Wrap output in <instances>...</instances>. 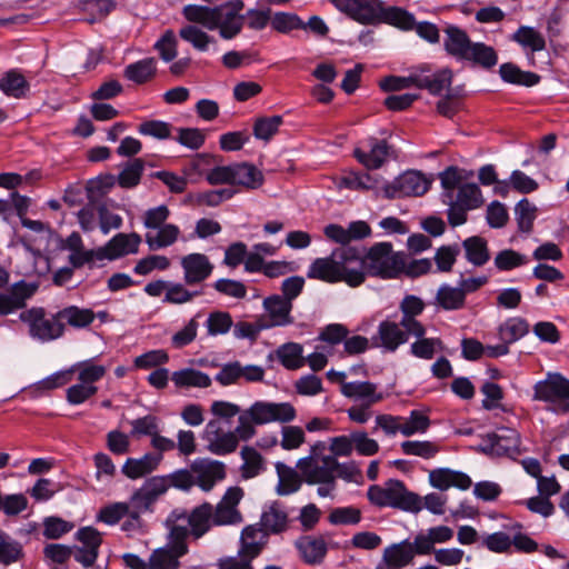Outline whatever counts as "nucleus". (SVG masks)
<instances>
[{
    "label": "nucleus",
    "mask_w": 569,
    "mask_h": 569,
    "mask_svg": "<svg viewBox=\"0 0 569 569\" xmlns=\"http://www.w3.org/2000/svg\"><path fill=\"white\" fill-rule=\"evenodd\" d=\"M359 249L356 247H341L332 250L325 258L315 259L308 268L309 279L327 283L346 282L350 287H359L365 282V273L353 269V260H358Z\"/></svg>",
    "instance_id": "nucleus-1"
},
{
    "label": "nucleus",
    "mask_w": 569,
    "mask_h": 569,
    "mask_svg": "<svg viewBox=\"0 0 569 569\" xmlns=\"http://www.w3.org/2000/svg\"><path fill=\"white\" fill-rule=\"evenodd\" d=\"M356 267L360 269L365 277H373L383 280L397 279L401 276V269L405 267V253L395 252L391 242H377L371 246L365 256L359 251L358 260H353Z\"/></svg>",
    "instance_id": "nucleus-2"
},
{
    "label": "nucleus",
    "mask_w": 569,
    "mask_h": 569,
    "mask_svg": "<svg viewBox=\"0 0 569 569\" xmlns=\"http://www.w3.org/2000/svg\"><path fill=\"white\" fill-rule=\"evenodd\" d=\"M452 71L448 68L430 73V68L421 66L407 77L389 76L380 81L381 90L400 91L410 87L425 89L432 96H439L445 89H449L452 82Z\"/></svg>",
    "instance_id": "nucleus-3"
},
{
    "label": "nucleus",
    "mask_w": 569,
    "mask_h": 569,
    "mask_svg": "<svg viewBox=\"0 0 569 569\" xmlns=\"http://www.w3.org/2000/svg\"><path fill=\"white\" fill-rule=\"evenodd\" d=\"M371 505L383 508L391 507L407 512L417 513L422 510L421 498L409 491L403 481L389 479L385 487L372 485L367 491Z\"/></svg>",
    "instance_id": "nucleus-4"
},
{
    "label": "nucleus",
    "mask_w": 569,
    "mask_h": 569,
    "mask_svg": "<svg viewBox=\"0 0 569 569\" xmlns=\"http://www.w3.org/2000/svg\"><path fill=\"white\" fill-rule=\"evenodd\" d=\"M325 449L323 442L311 447V453L297 462V468L308 485L335 483L338 460L333 456L318 457L317 450Z\"/></svg>",
    "instance_id": "nucleus-5"
},
{
    "label": "nucleus",
    "mask_w": 569,
    "mask_h": 569,
    "mask_svg": "<svg viewBox=\"0 0 569 569\" xmlns=\"http://www.w3.org/2000/svg\"><path fill=\"white\" fill-rule=\"evenodd\" d=\"M533 400L552 405L558 415L569 412V379L561 373H548L545 380L533 386Z\"/></svg>",
    "instance_id": "nucleus-6"
},
{
    "label": "nucleus",
    "mask_w": 569,
    "mask_h": 569,
    "mask_svg": "<svg viewBox=\"0 0 569 569\" xmlns=\"http://www.w3.org/2000/svg\"><path fill=\"white\" fill-rule=\"evenodd\" d=\"M58 312L50 318L46 317L43 308H31L20 313V320L29 325V333L33 339L42 342L60 338L64 332V325L60 321Z\"/></svg>",
    "instance_id": "nucleus-7"
},
{
    "label": "nucleus",
    "mask_w": 569,
    "mask_h": 569,
    "mask_svg": "<svg viewBox=\"0 0 569 569\" xmlns=\"http://www.w3.org/2000/svg\"><path fill=\"white\" fill-rule=\"evenodd\" d=\"M431 187V180L417 170H408L391 182L382 187L387 199H400L406 197H421Z\"/></svg>",
    "instance_id": "nucleus-8"
},
{
    "label": "nucleus",
    "mask_w": 569,
    "mask_h": 569,
    "mask_svg": "<svg viewBox=\"0 0 569 569\" xmlns=\"http://www.w3.org/2000/svg\"><path fill=\"white\" fill-rule=\"evenodd\" d=\"M247 415L254 425H266L273 421L290 422L296 418V409L289 402H264L256 401Z\"/></svg>",
    "instance_id": "nucleus-9"
},
{
    "label": "nucleus",
    "mask_w": 569,
    "mask_h": 569,
    "mask_svg": "<svg viewBox=\"0 0 569 569\" xmlns=\"http://www.w3.org/2000/svg\"><path fill=\"white\" fill-rule=\"evenodd\" d=\"M411 336L413 337V331L402 328L400 321L386 319L379 323L377 333L372 336L371 341L373 346L380 347L387 352H395L400 346L407 343Z\"/></svg>",
    "instance_id": "nucleus-10"
},
{
    "label": "nucleus",
    "mask_w": 569,
    "mask_h": 569,
    "mask_svg": "<svg viewBox=\"0 0 569 569\" xmlns=\"http://www.w3.org/2000/svg\"><path fill=\"white\" fill-rule=\"evenodd\" d=\"M502 433L490 432L482 437L480 450L487 455L512 456L518 453L520 435L517 430L501 428Z\"/></svg>",
    "instance_id": "nucleus-11"
},
{
    "label": "nucleus",
    "mask_w": 569,
    "mask_h": 569,
    "mask_svg": "<svg viewBox=\"0 0 569 569\" xmlns=\"http://www.w3.org/2000/svg\"><path fill=\"white\" fill-rule=\"evenodd\" d=\"M196 485L203 491H210L214 485L226 478V466L221 461L199 458L191 462Z\"/></svg>",
    "instance_id": "nucleus-12"
},
{
    "label": "nucleus",
    "mask_w": 569,
    "mask_h": 569,
    "mask_svg": "<svg viewBox=\"0 0 569 569\" xmlns=\"http://www.w3.org/2000/svg\"><path fill=\"white\" fill-rule=\"evenodd\" d=\"M389 144L382 139L376 137L368 138L362 142V147L353 150L355 158L367 169H378L386 161L389 156Z\"/></svg>",
    "instance_id": "nucleus-13"
},
{
    "label": "nucleus",
    "mask_w": 569,
    "mask_h": 569,
    "mask_svg": "<svg viewBox=\"0 0 569 569\" xmlns=\"http://www.w3.org/2000/svg\"><path fill=\"white\" fill-rule=\"evenodd\" d=\"M37 289L36 283H28L24 280L13 283L7 292L0 293V316H8L23 309L27 300L36 293Z\"/></svg>",
    "instance_id": "nucleus-14"
},
{
    "label": "nucleus",
    "mask_w": 569,
    "mask_h": 569,
    "mask_svg": "<svg viewBox=\"0 0 569 569\" xmlns=\"http://www.w3.org/2000/svg\"><path fill=\"white\" fill-rule=\"evenodd\" d=\"M387 23L402 30H412L415 17L400 7H385L382 1L372 4V21L370 24Z\"/></svg>",
    "instance_id": "nucleus-15"
},
{
    "label": "nucleus",
    "mask_w": 569,
    "mask_h": 569,
    "mask_svg": "<svg viewBox=\"0 0 569 569\" xmlns=\"http://www.w3.org/2000/svg\"><path fill=\"white\" fill-rule=\"evenodd\" d=\"M263 307L267 316L261 317L262 322H267L268 329L273 327H286L293 323L291 311L293 305L280 295H272L263 300Z\"/></svg>",
    "instance_id": "nucleus-16"
},
{
    "label": "nucleus",
    "mask_w": 569,
    "mask_h": 569,
    "mask_svg": "<svg viewBox=\"0 0 569 569\" xmlns=\"http://www.w3.org/2000/svg\"><path fill=\"white\" fill-rule=\"evenodd\" d=\"M401 312L400 325L402 328H408L413 331L415 338H421L426 335V327L420 322L417 317L425 310V302L417 296H406L399 305Z\"/></svg>",
    "instance_id": "nucleus-17"
},
{
    "label": "nucleus",
    "mask_w": 569,
    "mask_h": 569,
    "mask_svg": "<svg viewBox=\"0 0 569 569\" xmlns=\"http://www.w3.org/2000/svg\"><path fill=\"white\" fill-rule=\"evenodd\" d=\"M171 517H174V521H186L190 527V533L197 539L208 532L213 525L212 505L209 502L196 507L189 515L174 510Z\"/></svg>",
    "instance_id": "nucleus-18"
},
{
    "label": "nucleus",
    "mask_w": 569,
    "mask_h": 569,
    "mask_svg": "<svg viewBox=\"0 0 569 569\" xmlns=\"http://www.w3.org/2000/svg\"><path fill=\"white\" fill-rule=\"evenodd\" d=\"M300 559L309 566L321 565L328 553V543L322 536L306 535L295 541Z\"/></svg>",
    "instance_id": "nucleus-19"
},
{
    "label": "nucleus",
    "mask_w": 569,
    "mask_h": 569,
    "mask_svg": "<svg viewBox=\"0 0 569 569\" xmlns=\"http://www.w3.org/2000/svg\"><path fill=\"white\" fill-rule=\"evenodd\" d=\"M184 273V282L189 286L197 284L210 277L213 266L203 253H189L181 260Z\"/></svg>",
    "instance_id": "nucleus-20"
},
{
    "label": "nucleus",
    "mask_w": 569,
    "mask_h": 569,
    "mask_svg": "<svg viewBox=\"0 0 569 569\" xmlns=\"http://www.w3.org/2000/svg\"><path fill=\"white\" fill-rule=\"evenodd\" d=\"M429 482L433 488L441 491H446L451 487L467 490L472 485L471 478L467 473L449 468L431 470L429 473Z\"/></svg>",
    "instance_id": "nucleus-21"
},
{
    "label": "nucleus",
    "mask_w": 569,
    "mask_h": 569,
    "mask_svg": "<svg viewBox=\"0 0 569 569\" xmlns=\"http://www.w3.org/2000/svg\"><path fill=\"white\" fill-rule=\"evenodd\" d=\"M263 536L279 535L289 527L288 512L279 501H273L267 507L260 517Z\"/></svg>",
    "instance_id": "nucleus-22"
},
{
    "label": "nucleus",
    "mask_w": 569,
    "mask_h": 569,
    "mask_svg": "<svg viewBox=\"0 0 569 569\" xmlns=\"http://www.w3.org/2000/svg\"><path fill=\"white\" fill-rule=\"evenodd\" d=\"M443 48L446 52L459 61H463L470 50L471 41L468 33L458 26L449 24L445 28Z\"/></svg>",
    "instance_id": "nucleus-23"
},
{
    "label": "nucleus",
    "mask_w": 569,
    "mask_h": 569,
    "mask_svg": "<svg viewBox=\"0 0 569 569\" xmlns=\"http://www.w3.org/2000/svg\"><path fill=\"white\" fill-rule=\"evenodd\" d=\"M340 391L349 399L361 400V405H376L385 399V393L378 391V386L371 381L343 383Z\"/></svg>",
    "instance_id": "nucleus-24"
},
{
    "label": "nucleus",
    "mask_w": 569,
    "mask_h": 569,
    "mask_svg": "<svg viewBox=\"0 0 569 569\" xmlns=\"http://www.w3.org/2000/svg\"><path fill=\"white\" fill-rule=\"evenodd\" d=\"M141 237L138 233H117L103 247L107 260H116L130 253L138 252Z\"/></svg>",
    "instance_id": "nucleus-25"
},
{
    "label": "nucleus",
    "mask_w": 569,
    "mask_h": 569,
    "mask_svg": "<svg viewBox=\"0 0 569 569\" xmlns=\"http://www.w3.org/2000/svg\"><path fill=\"white\" fill-rule=\"evenodd\" d=\"M453 530L448 526L431 527L427 531H420L415 536L418 555L426 556L432 553L436 543H445L451 540Z\"/></svg>",
    "instance_id": "nucleus-26"
},
{
    "label": "nucleus",
    "mask_w": 569,
    "mask_h": 569,
    "mask_svg": "<svg viewBox=\"0 0 569 569\" xmlns=\"http://www.w3.org/2000/svg\"><path fill=\"white\" fill-rule=\"evenodd\" d=\"M162 455L148 452L141 458H128L121 468V472L129 479L142 478L154 471L162 460Z\"/></svg>",
    "instance_id": "nucleus-27"
},
{
    "label": "nucleus",
    "mask_w": 569,
    "mask_h": 569,
    "mask_svg": "<svg viewBox=\"0 0 569 569\" xmlns=\"http://www.w3.org/2000/svg\"><path fill=\"white\" fill-rule=\"evenodd\" d=\"M221 7L187 4L182 9L183 17L192 23H199L208 30H216L220 23Z\"/></svg>",
    "instance_id": "nucleus-28"
},
{
    "label": "nucleus",
    "mask_w": 569,
    "mask_h": 569,
    "mask_svg": "<svg viewBox=\"0 0 569 569\" xmlns=\"http://www.w3.org/2000/svg\"><path fill=\"white\" fill-rule=\"evenodd\" d=\"M340 12L353 21L369 26L372 21V3L362 0H330Z\"/></svg>",
    "instance_id": "nucleus-29"
},
{
    "label": "nucleus",
    "mask_w": 569,
    "mask_h": 569,
    "mask_svg": "<svg viewBox=\"0 0 569 569\" xmlns=\"http://www.w3.org/2000/svg\"><path fill=\"white\" fill-rule=\"evenodd\" d=\"M499 76L506 83L531 88L537 86L541 77L532 71H523L513 62H505L499 67Z\"/></svg>",
    "instance_id": "nucleus-30"
},
{
    "label": "nucleus",
    "mask_w": 569,
    "mask_h": 569,
    "mask_svg": "<svg viewBox=\"0 0 569 569\" xmlns=\"http://www.w3.org/2000/svg\"><path fill=\"white\" fill-rule=\"evenodd\" d=\"M264 182L263 173L252 163H233L232 184L241 186L248 190L260 188Z\"/></svg>",
    "instance_id": "nucleus-31"
},
{
    "label": "nucleus",
    "mask_w": 569,
    "mask_h": 569,
    "mask_svg": "<svg viewBox=\"0 0 569 569\" xmlns=\"http://www.w3.org/2000/svg\"><path fill=\"white\" fill-rule=\"evenodd\" d=\"M463 61L483 70H491L498 63V52L485 42H473Z\"/></svg>",
    "instance_id": "nucleus-32"
},
{
    "label": "nucleus",
    "mask_w": 569,
    "mask_h": 569,
    "mask_svg": "<svg viewBox=\"0 0 569 569\" xmlns=\"http://www.w3.org/2000/svg\"><path fill=\"white\" fill-rule=\"evenodd\" d=\"M465 257L475 267H482L490 260L488 241L480 236L466 238L461 243Z\"/></svg>",
    "instance_id": "nucleus-33"
},
{
    "label": "nucleus",
    "mask_w": 569,
    "mask_h": 569,
    "mask_svg": "<svg viewBox=\"0 0 569 569\" xmlns=\"http://www.w3.org/2000/svg\"><path fill=\"white\" fill-rule=\"evenodd\" d=\"M0 90L7 97L22 99L27 97L30 84L23 74L17 70H9L0 79Z\"/></svg>",
    "instance_id": "nucleus-34"
},
{
    "label": "nucleus",
    "mask_w": 569,
    "mask_h": 569,
    "mask_svg": "<svg viewBox=\"0 0 569 569\" xmlns=\"http://www.w3.org/2000/svg\"><path fill=\"white\" fill-rule=\"evenodd\" d=\"M171 380L177 388H208L211 386L209 375L193 368L174 371L171 376Z\"/></svg>",
    "instance_id": "nucleus-35"
},
{
    "label": "nucleus",
    "mask_w": 569,
    "mask_h": 569,
    "mask_svg": "<svg viewBox=\"0 0 569 569\" xmlns=\"http://www.w3.org/2000/svg\"><path fill=\"white\" fill-rule=\"evenodd\" d=\"M156 60L153 58H144L128 64L124 68V77L137 84H143L156 76Z\"/></svg>",
    "instance_id": "nucleus-36"
},
{
    "label": "nucleus",
    "mask_w": 569,
    "mask_h": 569,
    "mask_svg": "<svg viewBox=\"0 0 569 569\" xmlns=\"http://www.w3.org/2000/svg\"><path fill=\"white\" fill-rule=\"evenodd\" d=\"M529 332V323L521 317H510L498 328L499 338L507 343H513Z\"/></svg>",
    "instance_id": "nucleus-37"
},
{
    "label": "nucleus",
    "mask_w": 569,
    "mask_h": 569,
    "mask_svg": "<svg viewBox=\"0 0 569 569\" xmlns=\"http://www.w3.org/2000/svg\"><path fill=\"white\" fill-rule=\"evenodd\" d=\"M24 557L23 546L7 532L0 530V565L10 566Z\"/></svg>",
    "instance_id": "nucleus-38"
},
{
    "label": "nucleus",
    "mask_w": 569,
    "mask_h": 569,
    "mask_svg": "<svg viewBox=\"0 0 569 569\" xmlns=\"http://www.w3.org/2000/svg\"><path fill=\"white\" fill-rule=\"evenodd\" d=\"M144 170V161L133 158L127 161L118 174L117 182L122 189H132L140 183Z\"/></svg>",
    "instance_id": "nucleus-39"
},
{
    "label": "nucleus",
    "mask_w": 569,
    "mask_h": 569,
    "mask_svg": "<svg viewBox=\"0 0 569 569\" xmlns=\"http://www.w3.org/2000/svg\"><path fill=\"white\" fill-rule=\"evenodd\" d=\"M181 557H183V555H180L174 549L166 546L152 551L148 566L149 569H179V559Z\"/></svg>",
    "instance_id": "nucleus-40"
},
{
    "label": "nucleus",
    "mask_w": 569,
    "mask_h": 569,
    "mask_svg": "<svg viewBox=\"0 0 569 569\" xmlns=\"http://www.w3.org/2000/svg\"><path fill=\"white\" fill-rule=\"evenodd\" d=\"M180 234V229L178 226L172 223H166L158 228V232L156 234L147 233L146 242L151 250H158L161 248H167L173 244Z\"/></svg>",
    "instance_id": "nucleus-41"
},
{
    "label": "nucleus",
    "mask_w": 569,
    "mask_h": 569,
    "mask_svg": "<svg viewBox=\"0 0 569 569\" xmlns=\"http://www.w3.org/2000/svg\"><path fill=\"white\" fill-rule=\"evenodd\" d=\"M240 455L243 460V463L240 468L243 479L254 478L264 470L263 458L254 448L244 446L241 449Z\"/></svg>",
    "instance_id": "nucleus-42"
},
{
    "label": "nucleus",
    "mask_w": 569,
    "mask_h": 569,
    "mask_svg": "<svg viewBox=\"0 0 569 569\" xmlns=\"http://www.w3.org/2000/svg\"><path fill=\"white\" fill-rule=\"evenodd\" d=\"M303 348L297 342H287L277 350V357L280 363L288 370H296L303 366Z\"/></svg>",
    "instance_id": "nucleus-43"
},
{
    "label": "nucleus",
    "mask_w": 569,
    "mask_h": 569,
    "mask_svg": "<svg viewBox=\"0 0 569 569\" xmlns=\"http://www.w3.org/2000/svg\"><path fill=\"white\" fill-rule=\"evenodd\" d=\"M513 41L523 48H529L532 52L546 49V40L543 36L532 27L521 26L512 34Z\"/></svg>",
    "instance_id": "nucleus-44"
},
{
    "label": "nucleus",
    "mask_w": 569,
    "mask_h": 569,
    "mask_svg": "<svg viewBox=\"0 0 569 569\" xmlns=\"http://www.w3.org/2000/svg\"><path fill=\"white\" fill-rule=\"evenodd\" d=\"M437 303L445 310H459L465 306L466 297L459 287L442 284L436 296Z\"/></svg>",
    "instance_id": "nucleus-45"
},
{
    "label": "nucleus",
    "mask_w": 569,
    "mask_h": 569,
    "mask_svg": "<svg viewBox=\"0 0 569 569\" xmlns=\"http://www.w3.org/2000/svg\"><path fill=\"white\" fill-rule=\"evenodd\" d=\"M276 468L279 476V483L277 486L278 495L287 496L300 489L301 478L292 468L287 467L282 462H278Z\"/></svg>",
    "instance_id": "nucleus-46"
},
{
    "label": "nucleus",
    "mask_w": 569,
    "mask_h": 569,
    "mask_svg": "<svg viewBox=\"0 0 569 569\" xmlns=\"http://www.w3.org/2000/svg\"><path fill=\"white\" fill-rule=\"evenodd\" d=\"M58 317L64 319L73 328H86L93 322L96 315L91 309L70 306L60 310Z\"/></svg>",
    "instance_id": "nucleus-47"
},
{
    "label": "nucleus",
    "mask_w": 569,
    "mask_h": 569,
    "mask_svg": "<svg viewBox=\"0 0 569 569\" xmlns=\"http://www.w3.org/2000/svg\"><path fill=\"white\" fill-rule=\"evenodd\" d=\"M515 214L518 229L521 232L530 233L537 218V208L527 198L521 199L515 207Z\"/></svg>",
    "instance_id": "nucleus-48"
},
{
    "label": "nucleus",
    "mask_w": 569,
    "mask_h": 569,
    "mask_svg": "<svg viewBox=\"0 0 569 569\" xmlns=\"http://www.w3.org/2000/svg\"><path fill=\"white\" fill-rule=\"evenodd\" d=\"M271 28L287 34L293 30L305 29V21L297 13L279 11L271 17Z\"/></svg>",
    "instance_id": "nucleus-49"
},
{
    "label": "nucleus",
    "mask_w": 569,
    "mask_h": 569,
    "mask_svg": "<svg viewBox=\"0 0 569 569\" xmlns=\"http://www.w3.org/2000/svg\"><path fill=\"white\" fill-rule=\"evenodd\" d=\"M236 194L232 188H222L217 190H207L198 192L194 196L190 194L189 199L197 206L217 207L224 200L231 199Z\"/></svg>",
    "instance_id": "nucleus-50"
},
{
    "label": "nucleus",
    "mask_w": 569,
    "mask_h": 569,
    "mask_svg": "<svg viewBox=\"0 0 569 569\" xmlns=\"http://www.w3.org/2000/svg\"><path fill=\"white\" fill-rule=\"evenodd\" d=\"M443 343L440 338H417L410 346V353L419 359L430 360L438 350H442Z\"/></svg>",
    "instance_id": "nucleus-51"
},
{
    "label": "nucleus",
    "mask_w": 569,
    "mask_h": 569,
    "mask_svg": "<svg viewBox=\"0 0 569 569\" xmlns=\"http://www.w3.org/2000/svg\"><path fill=\"white\" fill-rule=\"evenodd\" d=\"M179 36L199 51L208 50L209 44L214 42V39L211 36L193 24H188L181 28Z\"/></svg>",
    "instance_id": "nucleus-52"
},
{
    "label": "nucleus",
    "mask_w": 569,
    "mask_h": 569,
    "mask_svg": "<svg viewBox=\"0 0 569 569\" xmlns=\"http://www.w3.org/2000/svg\"><path fill=\"white\" fill-rule=\"evenodd\" d=\"M283 123L282 116L258 118L253 123V136L260 140H270Z\"/></svg>",
    "instance_id": "nucleus-53"
},
{
    "label": "nucleus",
    "mask_w": 569,
    "mask_h": 569,
    "mask_svg": "<svg viewBox=\"0 0 569 569\" xmlns=\"http://www.w3.org/2000/svg\"><path fill=\"white\" fill-rule=\"evenodd\" d=\"M106 260V256L103 253L102 247L98 249H80L79 251L74 253H70L68 257L69 263L74 269H80L83 266H88L90 269L94 267L96 261H103Z\"/></svg>",
    "instance_id": "nucleus-54"
},
{
    "label": "nucleus",
    "mask_w": 569,
    "mask_h": 569,
    "mask_svg": "<svg viewBox=\"0 0 569 569\" xmlns=\"http://www.w3.org/2000/svg\"><path fill=\"white\" fill-rule=\"evenodd\" d=\"M455 202L469 210L479 208L483 202L480 188L476 183L461 184Z\"/></svg>",
    "instance_id": "nucleus-55"
},
{
    "label": "nucleus",
    "mask_w": 569,
    "mask_h": 569,
    "mask_svg": "<svg viewBox=\"0 0 569 569\" xmlns=\"http://www.w3.org/2000/svg\"><path fill=\"white\" fill-rule=\"evenodd\" d=\"M171 521H173V523L169 527V543L167 546L184 556L188 553V545L186 540L190 531L186 525L176 523L177 521H174V517L170 516L167 520V525Z\"/></svg>",
    "instance_id": "nucleus-56"
},
{
    "label": "nucleus",
    "mask_w": 569,
    "mask_h": 569,
    "mask_svg": "<svg viewBox=\"0 0 569 569\" xmlns=\"http://www.w3.org/2000/svg\"><path fill=\"white\" fill-rule=\"evenodd\" d=\"M238 438L234 432H221L208 442V450L217 456H226L236 451L238 447Z\"/></svg>",
    "instance_id": "nucleus-57"
},
{
    "label": "nucleus",
    "mask_w": 569,
    "mask_h": 569,
    "mask_svg": "<svg viewBox=\"0 0 569 569\" xmlns=\"http://www.w3.org/2000/svg\"><path fill=\"white\" fill-rule=\"evenodd\" d=\"M400 447L405 455L423 459H431L439 452V447L431 441L406 440Z\"/></svg>",
    "instance_id": "nucleus-58"
},
{
    "label": "nucleus",
    "mask_w": 569,
    "mask_h": 569,
    "mask_svg": "<svg viewBox=\"0 0 569 569\" xmlns=\"http://www.w3.org/2000/svg\"><path fill=\"white\" fill-rule=\"evenodd\" d=\"M233 326L232 317L227 311L210 312L206 321L209 336L226 335Z\"/></svg>",
    "instance_id": "nucleus-59"
},
{
    "label": "nucleus",
    "mask_w": 569,
    "mask_h": 569,
    "mask_svg": "<svg viewBox=\"0 0 569 569\" xmlns=\"http://www.w3.org/2000/svg\"><path fill=\"white\" fill-rule=\"evenodd\" d=\"M76 368L78 370L79 382L89 386H94V383L101 380L107 372L104 366L94 365L91 360L80 362Z\"/></svg>",
    "instance_id": "nucleus-60"
},
{
    "label": "nucleus",
    "mask_w": 569,
    "mask_h": 569,
    "mask_svg": "<svg viewBox=\"0 0 569 569\" xmlns=\"http://www.w3.org/2000/svg\"><path fill=\"white\" fill-rule=\"evenodd\" d=\"M219 20L220 23L217 29H219L220 37L226 40L236 38L241 32L244 23L243 17L223 14V7L219 12Z\"/></svg>",
    "instance_id": "nucleus-61"
},
{
    "label": "nucleus",
    "mask_w": 569,
    "mask_h": 569,
    "mask_svg": "<svg viewBox=\"0 0 569 569\" xmlns=\"http://www.w3.org/2000/svg\"><path fill=\"white\" fill-rule=\"evenodd\" d=\"M401 428V433L405 437H410L415 433H423L430 427L429 417L420 410H412L410 416L405 420Z\"/></svg>",
    "instance_id": "nucleus-62"
},
{
    "label": "nucleus",
    "mask_w": 569,
    "mask_h": 569,
    "mask_svg": "<svg viewBox=\"0 0 569 569\" xmlns=\"http://www.w3.org/2000/svg\"><path fill=\"white\" fill-rule=\"evenodd\" d=\"M328 521L335 526L357 525L361 521V510L352 506L338 507L330 511Z\"/></svg>",
    "instance_id": "nucleus-63"
},
{
    "label": "nucleus",
    "mask_w": 569,
    "mask_h": 569,
    "mask_svg": "<svg viewBox=\"0 0 569 569\" xmlns=\"http://www.w3.org/2000/svg\"><path fill=\"white\" fill-rule=\"evenodd\" d=\"M460 253L458 244L441 246L437 249L435 254V262L438 271L450 272Z\"/></svg>",
    "instance_id": "nucleus-64"
}]
</instances>
